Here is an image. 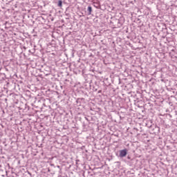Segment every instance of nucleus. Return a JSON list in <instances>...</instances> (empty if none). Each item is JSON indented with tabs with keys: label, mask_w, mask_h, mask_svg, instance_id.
<instances>
[{
	"label": "nucleus",
	"mask_w": 177,
	"mask_h": 177,
	"mask_svg": "<svg viewBox=\"0 0 177 177\" xmlns=\"http://www.w3.org/2000/svg\"><path fill=\"white\" fill-rule=\"evenodd\" d=\"M119 157H120V158H124V157H127V154H128V149H122L119 151Z\"/></svg>",
	"instance_id": "nucleus-1"
},
{
	"label": "nucleus",
	"mask_w": 177,
	"mask_h": 177,
	"mask_svg": "<svg viewBox=\"0 0 177 177\" xmlns=\"http://www.w3.org/2000/svg\"><path fill=\"white\" fill-rule=\"evenodd\" d=\"M57 6H59V8H62V6H63V1H62V0L58 1Z\"/></svg>",
	"instance_id": "nucleus-2"
},
{
	"label": "nucleus",
	"mask_w": 177,
	"mask_h": 177,
	"mask_svg": "<svg viewBox=\"0 0 177 177\" xmlns=\"http://www.w3.org/2000/svg\"><path fill=\"white\" fill-rule=\"evenodd\" d=\"M87 10L88 12V15H91V13H92V7L88 6V8H87Z\"/></svg>",
	"instance_id": "nucleus-3"
}]
</instances>
